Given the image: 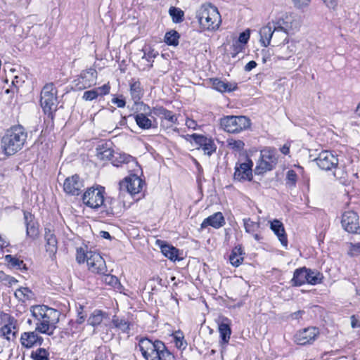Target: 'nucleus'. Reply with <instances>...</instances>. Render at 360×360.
<instances>
[{
	"instance_id": "nucleus-53",
	"label": "nucleus",
	"mask_w": 360,
	"mask_h": 360,
	"mask_svg": "<svg viewBox=\"0 0 360 360\" xmlns=\"http://www.w3.org/2000/svg\"><path fill=\"white\" fill-rule=\"evenodd\" d=\"M89 251H85L83 248L77 249L76 259L78 263H84L88 260V256Z\"/></svg>"
},
{
	"instance_id": "nucleus-42",
	"label": "nucleus",
	"mask_w": 360,
	"mask_h": 360,
	"mask_svg": "<svg viewBox=\"0 0 360 360\" xmlns=\"http://www.w3.org/2000/svg\"><path fill=\"white\" fill-rule=\"evenodd\" d=\"M130 94L134 103H136L141 98L143 91L139 82H134L130 84Z\"/></svg>"
},
{
	"instance_id": "nucleus-13",
	"label": "nucleus",
	"mask_w": 360,
	"mask_h": 360,
	"mask_svg": "<svg viewBox=\"0 0 360 360\" xmlns=\"http://www.w3.org/2000/svg\"><path fill=\"white\" fill-rule=\"evenodd\" d=\"M252 166L253 162L250 158H246L243 162H238L235 166L234 180L251 181L252 179Z\"/></svg>"
},
{
	"instance_id": "nucleus-51",
	"label": "nucleus",
	"mask_w": 360,
	"mask_h": 360,
	"mask_svg": "<svg viewBox=\"0 0 360 360\" xmlns=\"http://www.w3.org/2000/svg\"><path fill=\"white\" fill-rule=\"evenodd\" d=\"M297 176L292 169L288 170L286 174V184L290 187H295L296 185Z\"/></svg>"
},
{
	"instance_id": "nucleus-2",
	"label": "nucleus",
	"mask_w": 360,
	"mask_h": 360,
	"mask_svg": "<svg viewBox=\"0 0 360 360\" xmlns=\"http://www.w3.org/2000/svg\"><path fill=\"white\" fill-rule=\"evenodd\" d=\"M138 346L146 360H174V356L160 340L141 338Z\"/></svg>"
},
{
	"instance_id": "nucleus-48",
	"label": "nucleus",
	"mask_w": 360,
	"mask_h": 360,
	"mask_svg": "<svg viewBox=\"0 0 360 360\" xmlns=\"http://www.w3.org/2000/svg\"><path fill=\"white\" fill-rule=\"evenodd\" d=\"M228 147L235 152H240L243 150L245 143L241 140H236L233 139H229L227 140Z\"/></svg>"
},
{
	"instance_id": "nucleus-39",
	"label": "nucleus",
	"mask_w": 360,
	"mask_h": 360,
	"mask_svg": "<svg viewBox=\"0 0 360 360\" xmlns=\"http://www.w3.org/2000/svg\"><path fill=\"white\" fill-rule=\"evenodd\" d=\"M142 51L143 52V55L141 57V60L150 63V64L148 63L146 65V68H143V70H148V68L153 66L152 63L153 62V58H155L158 53L147 46L142 49Z\"/></svg>"
},
{
	"instance_id": "nucleus-11",
	"label": "nucleus",
	"mask_w": 360,
	"mask_h": 360,
	"mask_svg": "<svg viewBox=\"0 0 360 360\" xmlns=\"http://www.w3.org/2000/svg\"><path fill=\"white\" fill-rule=\"evenodd\" d=\"M320 335L319 329L316 327H307L298 330L295 336L294 340L299 345H311Z\"/></svg>"
},
{
	"instance_id": "nucleus-33",
	"label": "nucleus",
	"mask_w": 360,
	"mask_h": 360,
	"mask_svg": "<svg viewBox=\"0 0 360 360\" xmlns=\"http://www.w3.org/2000/svg\"><path fill=\"white\" fill-rule=\"evenodd\" d=\"M96 156L101 160H109L113 156L110 143H102L96 147Z\"/></svg>"
},
{
	"instance_id": "nucleus-40",
	"label": "nucleus",
	"mask_w": 360,
	"mask_h": 360,
	"mask_svg": "<svg viewBox=\"0 0 360 360\" xmlns=\"http://www.w3.org/2000/svg\"><path fill=\"white\" fill-rule=\"evenodd\" d=\"M15 297L20 301L25 302L33 298L34 294L32 290L27 287H21L16 290L14 293Z\"/></svg>"
},
{
	"instance_id": "nucleus-64",
	"label": "nucleus",
	"mask_w": 360,
	"mask_h": 360,
	"mask_svg": "<svg viewBox=\"0 0 360 360\" xmlns=\"http://www.w3.org/2000/svg\"><path fill=\"white\" fill-rule=\"evenodd\" d=\"M322 1L325 4V5L329 8L334 9L338 5L337 0H322Z\"/></svg>"
},
{
	"instance_id": "nucleus-27",
	"label": "nucleus",
	"mask_w": 360,
	"mask_h": 360,
	"mask_svg": "<svg viewBox=\"0 0 360 360\" xmlns=\"http://www.w3.org/2000/svg\"><path fill=\"white\" fill-rule=\"evenodd\" d=\"M270 228L274 231V233L277 236L282 245L287 247L288 239L282 222H281L279 220L274 219L273 221L271 222Z\"/></svg>"
},
{
	"instance_id": "nucleus-12",
	"label": "nucleus",
	"mask_w": 360,
	"mask_h": 360,
	"mask_svg": "<svg viewBox=\"0 0 360 360\" xmlns=\"http://www.w3.org/2000/svg\"><path fill=\"white\" fill-rule=\"evenodd\" d=\"M191 139L198 146L197 149H201L204 154L207 156L212 155L217 150V146L211 138L200 134H193L188 135L187 140L191 141Z\"/></svg>"
},
{
	"instance_id": "nucleus-61",
	"label": "nucleus",
	"mask_w": 360,
	"mask_h": 360,
	"mask_svg": "<svg viewBox=\"0 0 360 360\" xmlns=\"http://www.w3.org/2000/svg\"><path fill=\"white\" fill-rule=\"evenodd\" d=\"M112 103L115 104L118 108H124L126 102L124 99L121 98H114L112 99Z\"/></svg>"
},
{
	"instance_id": "nucleus-38",
	"label": "nucleus",
	"mask_w": 360,
	"mask_h": 360,
	"mask_svg": "<svg viewBox=\"0 0 360 360\" xmlns=\"http://www.w3.org/2000/svg\"><path fill=\"white\" fill-rule=\"evenodd\" d=\"M105 315L106 314L103 311L96 309L89 316L87 319V323L94 327L97 326L102 323Z\"/></svg>"
},
{
	"instance_id": "nucleus-60",
	"label": "nucleus",
	"mask_w": 360,
	"mask_h": 360,
	"mask_svg": "<svg viewBox=\"0 0 360 360\" xmlns=\"http://www.w3.org/2000/svg\"><path fill=\"white\" fill-rule=\"evenodd\" d=\"M296 7L302 8L307 6L310 3L311 0H292Z\"/></svg>"
},
{
	"instance_id": "nucleus-14",
	"label": "nucleus",
	"mask_w": 360,
	"mask_h": 360,
	"mask_svg": "<svg viewBox=\"0 0 360 360\" xmlns=\"http://www.w3.org/2000/svg\"><path fill=\"white\" fill-rule=\"evenodd\" d=\"M143 181L136 174L126 177L120 183V189L134 195L140 193L143 187Z\"/></svg>"
},
{
	"instance_id": "nucleus-24",
	"label": "nucleus",
	"mask_w": 360,
	"mask_h": 360,
	"mask_svg": "<svg viewBox=\"0 0 360 360\" xmlns=\"http://www.w3.org/2000/svg\"><path fill=\"white\" fill-rule=\"evenodd\" d=\"M23 214L26 234L28 237L35 238L39 235V227L37 222L34 220V216L27 211H25Z\"/></svg>"
},
{
	"instance_id": "nucleus-25",
	"label": "nucleus",
	"mask_w": 360,
	"mask_h": 360,
	"mask_svg": "<svg viewBox=\"0 0 360 360\" xmlns=\"http://www.w3.org/2000/svg\"><path fill=\"white\" fill-rule=\"evenodd\" d=\"M225 224V219L221 212H217L205 218L202 222L200 227L205 229L210 226L214 229H219Z\"/></svg>"
},
{
	"instance_id": "nucleus-17",
	"label": "nucleus",
	"mask_w": 360,
	"mask_h": 360,
	"mask_svg": "<svg viewBox=\"0 0 360 360\" xmlns=\"http://www.w3.org/2000/svg\"><path fill=\"white\" fill-rule=\"evenodd\" d=\"M341 224L342 228L351 233H357L360 229L359 216L354 211L345 212L342 216Z\"/></svg>"
},
{
	"instance_id": "nucleus-6",
	"label": "nucleus",
	"mask_w": 360,
	"mask_h": 360,
	"mask_svg": "<svg viewBox=\"0 0 360 360\" xmlns=\"http://www.w3.org/2000/svg\"><path fill=\"white\" fill-rule=\"evenodd\" d=\"M57 89L53 83H48L41 91L40 103L44 112L52 115L57 109Z\"/></svg>"
},
{
	"instance_id": "nucleus-49",
	"label": "nucleus",
	"mask_w": 360,
	"mask_h": 360,
	"mask_svg": "<svg viewBox=\"0 0 360 360\" xmlns=\"http://www.w3.org/2000/svg\"><path fill=\"white\" fill-rule=\"evenodd\" d=\"M49 353L44 348H39L31 354V357L34 360H49Z\"/></svg>"
},
{
	"instance_id": "nucleus-7",
	"label": "nucleus",
	"mask_w": 360,
	"mask_h": 360,
	"mask_svg": "<svg viewBox=\"0 0 360 360\" xmlns=\"http://www.w3.org/2000/svg\"><path fill=\"white\" fill-rule=\"evenodd\" d=\"M220 126L226 132L239 133L250 126V120L245 116L228 115L220 119Z\"/></svg>"
},
{
	"instance_id": "nucleus-16",
	"label": "nucleus",
	"mask_w": 360,
	"mask_h": 360,
	"mask_svg": "<svg viewBox=\"0 0 360 360\" xmlns=\"http://www.w3.org/2000/svg\"><path fill=\"white\" fill-rule=\"evenodd\" d=\"M314 160L320 169L326 171L336 168L338 165V158L331 152L327 150L320 153Z\"/></svg>"
},
{
	"instance_id": "nucleus-57",
	"label": "nucleus",
	"mask_w": 360,
	"mask_h": 360,
	"mask_svg": "<svg viewBox=\"0 0 360 360\" xmlns=\"http://www.w3.org/2000/svg\"><path fill=\"white\" fill-rule=\"evenodd\" d=\"M104 281L106 283L112 286H115L119 283L116 276L110 274H105Z\"/></svg>"
},
{
	"instance_id": "nucleus-26",
	"label": "nucleus",
	"mask_w": 360,
	"mask_h": 360,
	"mask_svg": "<svg viewBox=\"0 0 360 360\" xmlns=\"http://www.w3.org/2000/svg\"><path fill=\"white\" fill-rule=\"evenodd\" d=\"M150 114H153L161 119H165L171 124H177L176 115L162 106L155 107L150 110Z\"/></svg>"
},
{
	"instance_id": "nucleus-23",
	"label": "nucleus",
	"mask_w": 360,
	"mask_h": 360,
	"mask_svg": "<svg viewBox=\"0 0 360 360\" xmlns=\"http://www.w3.org/2000/svg\"><path fill=\"white\" fill-rule=\"evenodd\" d=\"M44 239L46 240V251L52 257L58 250V240L53 230L49 227H45Z\"/></svg>"
},
{
	"instance_id": "nucleus-54",
	"label": "nucleus",
	"mask_w": 360,
	"mask_h": 360,
	"mask_svg": "<svg viewBox=\"0 0 360 360\" xmlns=\"http://www.w3.org/2000/svg\"><path fill=\"white\" fill-rule=\"evenodd\" d=\"M250 31L249 29H247L244 32H243L240 34L237 41L245 45L248 42V41L250 39Z\"/></svg>"
},
{
	"instance_id": "nucleus-63",
	"label": "nucleus",
	"mask_w": 360,
	"mask_h": 360,
	"mask_svg": "<svg viewBox=\"0 0 360 360\" xmlns=\"http://www.w3.org/2000/svg\"><path fill=\"white\" fill-rule=\"evenodd\" d=\"M305 314L304 310H299L290 314V318L295 320H299L302 318V315Z\"/></svg>"
},
{
	"instance_id": "nucleus-46",
	"label": "nucleus",
	"mask_w": 360,
	"mask_h": 360,
	"mask_svg": "<svg viewBox=\"0 0 360 360\" xmlns=\"http://www.w3.org/2000/svg\"><path fill=\"white\" fill-rule=\"evenodd\" d=\"M0 282L8 288L17 284L18 281L10 275L6 274L4 271H0Z\"/></svg>"
},
{
	"instance_id": "nucleus-34",
	"label": "nucleus",
	"mask_w": 360,
	"mask_h": 360,
	"mask_svg": "<svg viewBox=\"0 0 360 360\" xmlns=\"http://www.w3.org/2000/svg\"><path fill=\"white\" fill-rule=\"evenodd\" d=\"M161 252L162 254L172 261L182 260L183 257L179 256V250L168 244H161Z\"/></svg>"
},
{
	"instance_id": "nucleus-22",
	"label": "nucleus",
	"mask_w": 360,
	"mask_h": 360,
	"mask_svg": "<svg viewBox=\"0 0 360 360\" xmlns=\"http://www.w3.org/2000/svg\"><path fill=\"white\" fill-rule=\"evenodd\" d=\"M278 34H280V32L278 30H275L274 24V27L267 25L262 27L259 30V41L263 46L267 47L270 44L271 39L274 37V42L278 43V41H276V36Z\"/></svg>"
},
{
	"instance_id": "nucleus-45",
	"label": "nucleus",
	"mask_w": 360,
	"mask_h": 360,
	"mask_svg": "<svg viewBox=\"0 0 360 360\" xmlns=\"http://www.w3.org/2000/svg\"><path fill=\"white\" fill-rule=\"evenodd\" d=\"M243 221L245 230L247 233H254L257 232L260 227V224L259 222H255L250 218H245Z\"/></svg>"
},
{
	"instance_id": "nucleus-8",
	"label": "nucleus",
	"mask_w": 360,
	"mask_h": 360,
	"mask_svg": "<svg viewBox=\"0 0 360 360\" xmlns=\"http://www.w3.org/2000/svg\"><path fill=\"white\" fill-rule=\"evenodd\" d=\"M277 155L275 148H265L260 152L259 160L255 169L256 174H262L272 170L277 164Z\"/></svg>"
},
{
	"instance_id": "nucleus-43",
	"label": "nucleus",
	"mask_w": 360,
	"mask_h": 360,
	"mask_svg": "<svg viewBox=\"0 0 360 360\" xmlns=\"http://www.w3.org/2000/svg\"><path fill=\"white\" fill-rule=\"evenodd\" d=\"M169 14L172 18L173 22L180 23L184 20V12L180 8L175 6H171L169 8Z\"/></svg>"
},
{
	"instance_id": "nucleus-59",
	"label": "nucleus",
	"mask_w": 360,
	"mask_h": 360,
	"mask_svg": "<svg viewBox=\"0 0 360 360\" xmlns=\"http://www.w3.org/2000/svg\"><path fill=\"white\" fill-rule=\"evenodd\" d=\"M132 158H133L129 155L120 154L119 157L117 158V162L120 163H128L130 162V160Z\"/></svg>"
},
{
	"instance_id": "nucleus-58",
	"label": "nucleus",
	"mask_w": 360,
	"mask_h": 360,
	"mask_svg": "<svg viewBox=\"0 0 360 360\" xmlns=\"http://www.w3.org/2000/svg\"><path fill=\"white\" fill-rule=\"evenodd\" d=\"M86 315L83 313V307L80 306L77 311V323L81 324L84 322Z\"/></svg>"
},
{
	"instance_id": "nucleus-4",
	"label": "nucleus",
	"mask_w": 360,
	"mask_h": 360,
	"mask_svg": "<svg viewBox=\"0 0 360 360\" xmlns=\"http://www.w3.org/2000/svg\"><path fill=\"white\" fill-rule=\"evenodd\" d=\"M196 18L200 27L207 30H216L221 22V15L217 7L205 4L197 11Z\"/></svg>"
},
{
	"instance_id": "nucleus-9",
	"label": "nucleus",
	"mask_w": 360,
	"mask_h": 360,
	"mask_svg": "<svg viewBox=\"0 0 360 360\" xmlns=\"http://www.w3.org/2000/svg\"><path fill=\"white\" fill-rule=\"evenodd\" d=\"M104 198V188L101 186L88 188L82 196L84 204L94 210L101 208Z\"/></svg>"
},
{
	"instance_id": "nucleus-50",
	"label": "nucleus",
	"mask_w": 360,
	"mask_h": 360,
	"mask_svg": "<svg viewBox=\"0 0 360 360\" xmlns=\"http://www.w3.org/2000/svg\"><path fill=\"white\" fill-rule=\"evenodd\" d=\"M174 343L179 349H184L187 346V342L181 332H176L174 335Z\"/></svg>"
},
{
	"instance_id": "nucleus-18",
	"label": "nucleus",
	"mask_w": 360,
	"mask_h": 360,
	"mask_svg": "<svg viewBox=\"0 0 360 360\" xmlns=\"http://www.w3.org/2000/svg\"><path fill=\"white\" fill-rule=\"evenodd\" d=\"M39 333H40L36 329L34 331L22 333L20 339L22 346L27 349L34 346H41L43 344L44 338Z\"/></svg>"
},
{
	"instance_id": "nucleus-32",
	"label": "nucleus",
	"mask_w": 360,
	"mask_h": 360,
	"mask_svg": "<svg viewBox=\"0 0 360 360\" xmlns=\"http://www.w3.org/2000/svg\"><path fill=\"white\" fill-rule=\"evenodd\" d=\"M228 319H224L221 323L219 324V332L221 338V344L226 345L229 342L231 330L230 323Z\"/></svg>"
},
{
	"instance_id": "nucleus-44",
	"label": "nucleus",
	"mask_w": 360,
	"mask_h": 360,
	"mask_svg": "<svg viewBox=\"0 0 360 360\" xmlns=\"http://www.w3.org/2000/svg\"><path fill=\"white\" fill-rule=\"evenodd\" d=\"M114 326L123 333H128L129 330V323L124 319H120L117 316H114L112 320Z\"/></svg>"
},
{
	"instance_id": "nucleus-5",
	"label": "nucleus",
	"mask_w": 360,
	"mask_h": 360,
	"mask_svg": "<svg viewBox=\"0 0 360 360\" xmlns=\"http://www.w3.org/2000/svg\"><path fill=\"white\" fill-rule=\"evenodd\" d=\"M275 30H278L281 37L285 41L288 34L297 31L300 27V22L296 15L292 13H285L274 22Z\"/></svg>"
},
{
	"instance_id": "nucleus-21",
	"label": "nucleus",
	"mask_w": 360,
	"mask_h": 360,
	"mask_svg": "<svg viewBox=\"0 0 360 360\" xmlns=\"http://www.w3.org/2000/svg\"><path fill=\"white\" fill-rule=\"evenodd\" d=\"M4 325L1 327V331L2 335L8 340H11V335L13 338L17 333V321L9 314H5L4 315Z\"/></svg>"
},
{
	"instance_id": "nucleus-55",
	"label": "nucleus",
	"mask_w": 360,
	"mask_h": 360,
	"mask_svg": "<svg viewBox=\"0 0 360 360\" xmlns=\"http://www.w3.org/2000/svg\"><path fill=\"white\" fill-rule=\"evenodd\" d=\"M233 52L231 53L232 57H236L238 53L243 51L244 49V44L236 41L232 45Z\"/></svg>"
},
{
	"instance_id": "nucleus-15",
	"label": "nucleus",
	"mask_w": 360,
	"mask_h": 360,
	"mask_svg": "<svg viewBox=\"0 0 360 360\" xmlns=\"http://www.w3.org/2000/svg\"><path fill=\"white\" fill-rule=\"evenodd\" d=\"M86 261L89 269L96 274H105L107 267L104 259L96 252L89 250Z\"/></svg>"
},
{
	"instance_id": "nucleus-56",
	"label": "nucleus",
	"mask_w": 360,
	"mask_h": 360,
	"mask_svg": "<svg viewBox=\"0 0 360 360\" xmlns=\"http://www.w3.org/2000/svg\"><path fill=\"white\" fill-rule=\"evenodd\" d=\"M261 54L262 56V61H263V63H265L266 61L270 60L272 55L275 54V50L273 51V50H271L270 49H262L261 51Z\"/></svg>"
},
{
	"instance_id": "nucleus-10",
	"label": "nucleus",
	"mask_w": 360,
	"mask_h": 360,
	"mask_svg": "<svg viewBox=\"0 0 360 360\" xmlns=\"http://www.w3.org/2000/svg\"><path fill=\"white\" fill-rule=\"evenodd\" d=\"M97 71L94 68L82 70L77 79L73 81L77 90H83L96 84Z\"/></svg>"
},
{
	"instance_id": "nucleus-31",
	"label": "nucleus",
	"mask_w": 360,
	"mask_h": 360,
	"mask_svg": "<svg viewBox=\"0 0 360 360\" xmlns=\"http://www.w3.org/2000/svg\"><path fill=\"white\" fill-rule=\"evenodd\" d=\"M102 212L107 214H115L120 212V206L119 202L112 198H104V203L101 207Z\"/></svg>"
},
{
	"instance_id": "nucleus-20",
	"label": "nucleus",
	"mask_w": 360,
	"mask_h": 360,
	"mask_svg": "<svg viewBox=\"0 0 360 360\" xmlns=\"http://www.w3.org/2000/svg\"><path fill=\"white\" fill-rule=\"evenodd\" d=\"M83 187V181L77 174L66 178L63 184L64 191L72 195H78L81 193Z\"/></svg>"
},
{
	"instance_id": "nucleus-37",
	"label": "nucleus",
	"mask_w": 360,
	"mask_h": 360,
	"mask_svg": "<svg viewBox=\"0 0 360 360\" xmlns=\"http://www.w3.org/2000/svg\"><path fill=\"white\" fill-rule=\"evenodd\" d=\"M4 259L7 262V266L9 269H27L24 262L16 257L11 255H6L4 257Z\"/></svg>"
},
{
	"instance_id": "nucleus-62",
	"label": "nucleus",
	"mask_w": 360,
	"mask_h": 360,
	"mask_svg": "<svg viewBox=\"0 0 360 360\" xmlns=\"http://www.w3.org/2000/svg\"><path fill=\"white\" fill-rule=\"evenodd\" d=\"M24 79H23V77L22 76H15L13 81H12V84L13 85H14L16 87H18L19 86H20L23 82H24Z\"/></svg>"
},
{
	"instance_id": "nucleus-29",
	"label": "nucleus",
	"mask_w": 360,
	"mask_h": 360,
	"mask_svg": "<svg viewBox=\"0 0 360 360\" xmlns=\"http://www.w3.org/2000/svg\"><path fill=\"white\" fill-rule=\"evenodd\" d=\"M110 91V86L108 84H104L102 86L86 91L83 94L82 98L87 101H93L99 96L106 95Z\"/></svg>"
},
{
	"instance_id": "nucleus-30",
	"label": "nucleus",
	"mask_w": 360,
	"mask_h": 360,
	"mask_svg": "<svg viewBox=\"0 0 360 360\" xmlns=\"http://www.w3.org/2000/svg\"><path fill=\"white\" fill-rule=\"evenodd\" d=\"M147 110L150 111L151 109L149 106L145 105L143 108L145 113L140 112L134 115L136 124L143 129H148L153 127L152 121L147 116Z\"/></svg>"
},
{
	"instance_id": "nucleus-47",
	"label": "nucleus",
	"mask_w": 360,
	"mask_h": 360,
	"mask_svg": "<svg viewBox=\"0 0 360 360\" xmlns=\"http://www.w3.org/2000/svg\"><path fill=\"white\" fill-rule=\"evenodd\" d=\"M179 37L180 35L176 31L172 30L165 34V41L168 45L176 46L179 44Z\"/></svg>"
},
{
	"instance_id": "nucleus-52",
	"label": "nucleus",
	"mask_w": 360,
	"mask_h": 360,
	"mask_svg": "<svg viewBox=\"0 0 360 360\" xmlns=\"http://www.w3.org/2000/svg\"><path fill=\"white\" fill-rule=\"evenodd\" d=\"M348 255L350 257H356L360 255V243H349Z\"/></svg>"
},
{
	"instance_id": "nucleus-19",
	"label": "nucleus",
	"mask_w": 360,
	"mask_h": 360,
	"mask_svg": "<svg viewBox=\"0 0 360 360\" xmlns=\"http://www.w3.org/2000/svg\"><path fill=\"white\" fill-rule=\"evenodd\" d=\"M283 39L284 37H281ZM276 44L275 49V56L278 59L280 60H288L289 59L295 52V45L293 42H290L288 39L281 44Z\"/></svg>"
},
{
	"instance_id": "nucleus-36",
	"label": "nucleus",
	"mask_w": 360,
	"mask_h": 360,
	"mask_svg": "<svg viewBox=\"0 0 360 360\" xmlns=\"http://www.w3.org/2000/svg\"><path fill=\"white\" fill-rule=\"evenodd\" d=\"M244 254L241 246L235 247L229 256L230 263L235 267L239 266L243 261Z\"/></svg>"
},
{
	"instance_id": "nucleus-3",
	"label": "nucleus",
	"mask_w": 360,
	"mask_h": 360,
	"mask_svg": "<svg viewBox=\"0 0 360 360\" xmlns=\"http://www.w3.org/2000/svg\"><path fill=\"white\" fill-rule=\"evenodd\" d=\"M27 138V132L22 125H15L6 130L1 139V148L7 155H13L20 151Z\"/></svg>"
},
{
	"instance_id": "nucleus-28",
	"label": "nucleus",
	"mask_w": 360,
	"mask_h": 360,
	"mask_svg": "<svg viewBox=\"0 0 360 360\" xmlns=\"http://www.w3.org/2000/svg\"><path fill=\"white\" fill-rule=\"evenodd\" d=\"M212 87L217 91L224 92H231L237 89V84L222 81L218 78L211 79Z\"/></svg>"
},
{
	"instance_id": "nucleus-35",
	"label": "nucleus",
	"mask_w": 360,
	"mask_h": 360,
	"mask_svg": "<svg viewBox=\"0 0 360 360\" xmlns=\"http://www.w3.org/2000/svg\"><path fill=\"white\" fill-rule=\"evenodd\" d=\"M307 269L302 267L295 271L293 277L291 280L292 285L294 286H300L307 283Z\"/></svg>"
},
{
	"instance_id": "nucleus-41",
	"label": "nucleus",
	"mask_w": 360,
	"mask_h": 360,
	"mask_svg": "<svg viewBox=\"0 0 360 360\" xmlns=\"http://www.w3.org/2000/svg\"><path fill=\"white\" fill-rule=\"evenodd\" d=\"M307 283L311 285L321 283L323 278V276L321 273L316 270H311L309 269H307Z\"/></svg>"
},
{
	"instance_id": "nucleus-1",
	"label": "nucleus",
	"mask_w": 360,
	"mask_h": 360,
	"mask_svg": "<svg viewBox=\"0 0 360 360\" xmlns=\"http://www.w3.org/2000/svg\"><path fill=\"white\" fill-rule=\"evenodd\" d=\"M30 312L37 331L49 336L54 333L61 315L58 310L42 304L32 306Z\"/></svg>"
}]
</instances>
